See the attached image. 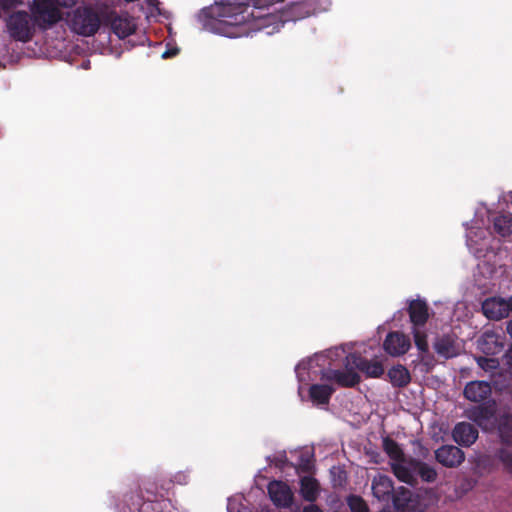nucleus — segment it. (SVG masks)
Masks as SVG:
<instances>
[{
	"mask_svg": "<svg viewBox=\"0 0 512 512\" xmlns=\"http://www.w3.org/2000/svg\"><path fill=\"white\" fill-rule=\"evenodd\" d=\"M6 27L12 39L27 43L34 37L37 25L30 13L19 10L7 18Z\"/></svg>",
	"mask_w": 512,
	"mask_h": 512,
	"instance_id": "nucleus-2",
	"label": "nucleus"
},
{
	"mask_svg": "<svg viewBox=\"0 0 512 512\" xmlns=\"http://www.w3.org/2000/svg\"><path fill=\"white\" fill-rule=\"evenodd\" d=\"M434 349L439 356L445 359L456 357L459 354V346L451 335H443L437 338Z\"/></svg>",
	"mask_w": 512,
	"mask_h": 512,
	"instance_id": "nucleus-18",
	"label": "nucleus"
},
{
	"mask_svg": "<svg viewBox=\"0 0 512 512\" xmlns=\"http://www.w3.org/2000/svg\"><path fill=\"white\" fill-rule=\"evenodd\" d=\"M57 7H71L76 3V0H53Z\"/></svg>",
	"mask_w": 512,
	"mask_h": 512,
	"instance_id": "nucleus-34",
	"label": "nucleus"
},
{
	"mask_svg": "<svg viewBox=\"0 0 512 512\" xmlns=\"http://www.w3.org/2000/svg\"><path fill=\"white\" fill-rule=\"evenodd\" d=\"M30 12L41 31L52 28L62 19V13L53 0H33Z\"/></svg>",
	"mask_w": 512,
	"mask_h": 512,
	"instance_id": "nucleus-4",
	"label": "nucleus"
},
{
	"mask_svg": "<svg viewBox=\"0 0 512 512\" xmlns=\"http://www.w3.org/2000/svg\"><path fill=\"white\" fill-rule=\"evenodd\" d=\"M346 370L330 369L323 371L321 374L322 380L334 381L341 387L352 388L358 385L361 381L360 375L354 371L353 366H346Z\"/></svg>",
	"mask_w": 512,
	"mask_h": 512,
	"instance_id": "nucleus-8",
	"label": "nucleus"
},
{
	"mask_svg": "<svg viewBox=\"0 0 512 512\" xmlns=\"http://www.w3.org/2000/svg\"><path fill=\"white\" fill-rule=\"evenodd\" d=\"M269 497L273 504L279 508H289L293 503V492L288 484L273 480L267 487Z\"/></svg>",
	"mask_w": 512,
	"mask_h": 512,
	"instance_id": "nucleus-9",
	"label": "nucleus"
},
{
	"mask_svg": "<svg viewBox=\"0 0 512 512\" xmlns=\"http://www.w3.org/2000/svg\"><path fill=\"white\" fill-rule=\"evenodd\" d=\"M128 497L132 501L131 505H129L130 512H177L168 500L142 501L138 493L125 495V499Z\"/></svg>",
	"mask_w": 512,
	"mask_h": 512,
	"instance_id": "nucleus-6",
	"label": "nucleus"
},
{
	"mask_svg": "<svg viewBox=\"0 0 512 512\" xmlns=\"http://www.w3.org/2000/svg\"><path fill=\"white\" fill-rule=\"evenodd\" d=\"M300 493L304 500L313 503L319 495L318 481L313 477H303L300 480Z\"/></svg>",
	"mask_w": 512,
	"mask_h": 512,
	"instance_id": "nucleus-23",
	"label": "nucleus"
},
{
	"mask_svg": "<svg viewBox=\"0 0 512 512\" xmlns=\"http://www.w3.org/2000/svg\"><path fill=\"white\" fill-rule=\"evenodd\" d=\"M407 311L413 327L425 326L429 319V307L425 300H411L409 302Z\"/></svg>",
	"mask_w": 512,
	"mask_h": 512,
	"instance_id": "nucleus-15",
	"label": "nucleus"
},
{
	"mask_svg": "<svg viewBox=\"0 0 512 512\" xmlns=\"http://www.w3.org/2000/svg\"><path fill=\"white\" fill-rule=\"evenodd\" d=\"M111 29L120 39H124L135 32L136 25L128 15H119L112 19Z\"/></svg>",
	"mask_w": 512,
	"mask_h": 512,
	"instance_id": "nucleus-20",
	"label": "nucleus"
},
{
	"mask_svg": "<svg viewBox=\"0 0 512 512\" xmlns=\"http://www.w3.org/2000/svg\"><path fill=\"white\" fill-rule=\"evenodd\" d=\"M411 346L409 337L401 332H390L387 334L383 348L391 356L405 354Z\"/></svg>",
	"mask_w": 512,
	"mask_h": 512,
	"instance_id": "nucleus-12",
	"label": "nucleus"
},
{
	"mask_svg": "<svg viewBox=\"0 0 512 512\" xmlns=\"http://www.w3.org/2000/svg\"><path fill=\"white\" fill-rule=\"evenodd\" d=\"M438 463L448 468L459 467L465 460V453L454 445H442L435 451Z\"/></svg>",
	"mask_w": 512,
	"mask_h": 512,
	"instance_id": "nucleus-10",
	"label": "nucleus"
},
{
	"mask_svg": "<svg viewBox=\"0 0 512 512\" xmlns=\"http://www.w3.org/2000/svg\"><path fill=\"white\" fill-rule=\"evenodd\" d=\"M412 492L410 489L406 487H399L392 493V500L394 507L399 512H405L409 508V503L411 502Z\"/></svg>",
	"mask_w": 512,
	"mask_h": 512,
	"instance_id": "nucleus-25",
	"label": "nucleus"
},
{
	"mask_svg": "<svg viewBox=\"0 0 512 512\" xmlns=\"http://www.w3.org/2000/svg\"><path fill=\"white\" fill-rule=\"evenodd\" d=\"M326 0H235L204 8L205 29L229 38L249 36L267 29L278 31L286 22L298 21L323 9Z\"/></svg>",
	"mask_w": 512,
	"mask_h": 512,
	"instance_id": "nucleus-1",
	"label": "nucleus"
},
{
	"mask_svg": "<svg viewBox=\"0 0 512 512\" xmlns=\"http://www.w3.org/2000/svg\"><path fill=\"white\" fill-rule=\"evenodd\" d=\"M417 472L420 478L425 482L432 483L437 479L435 468L425 462H418Z\"/></svg>",
	"mask_w": 512,
	"mask_h": 512,
	"instance_id": "nucleus-27",
	"label": "nucleus"
},
{
	"mask_svg": "<svg viewBox=\"0 0 512 512\" xmlns=\"http://www.w3.org/2000/svg\"><path fill=\"white\" fill-rule=\"evenodd\" d=\"M423 327H413V336H414V342L416 347L421 352H427L428 351V342H427V334L422 329Z\"/></svg>",
	"mask_w": 512,
	"mask_h": 512,
	"instance_id": "nucleus-29",
	"label": "nucleus"
},
{
	"mask_svg": "<svg viewBox=\"0 0 512 512\" xmlns=\"http://www.w3.org/2000/svg\"><path fill=\"white\" fill-rule=\"evenodd\" d=\"M509 352L512 354V345L509 348Z\"/></svg>",
	"mask_w": 512,
	"mask_h": 512,
	"instance_id": "nucleus-40",
	"label": "nucleus"
},
{
	"mask_svg": "<svg viewBox=\"0 0 512 512\" xmlns=\"http://www.w3.org/2000/svg\"><path fill=\"white\" fill-rule=\"evenodd\" d=\"M348 506L352 512H369L366 502L357 495H351L347 499Z\"/></svg>",
	"mask_w": 512,
	"mask_h": 512,
	"instance_id": "nucleus-31",
	"label": "nucleus"
},
{
	"mask_svg": "<svg viewBox=\"0 0 512 512\" xmlns=\"http://www.w3.org/2000/svg\"><path fill=\"white\" fill-rule=\"evenodd\" d=\"M465 415L483 430H491L494 428L496 415L495 400H488L477 406H473L465 410Z\"/></svg>",
	"mask_w": 512,
	"mask_h": 512,
	"instance_id": "nucleus-5",
	"label": "nucleus"
},
{
	"mask_svg": "<svg viewBox=\"0 0 512 512\" xmlns=\"http://www.w3.org/2000/svg\"><path fill=\"white\" fill-rule=\"evenodd\" d=\"M383 450L389 456L390 459L396 462L404 461L403 450L400 448L399 444L390 437H385L383 439Z\"/></svg>",
	"mask_w": 512,
	"mask_h": 512,
	"instance_id": "nucleus-26",
	"label": "nucleus"
},
{
	"mask_svg": "<svg viewBox=\"0 0 512 512\" xmlns=\"http://www.w3.org/2000/svg\"><path fill=\"white\" fill-rule=\"evenodd\" d=\"M507 333L511 336L512 338V320H510L508 323H507Z\"/></svg>",
	"mask_w": 512,
	"mask_h": 512,
	"instance_id": "nucleus-36",
	"label": "nucleus"
},
{
	"mask_svg": "<svg viewBox=\"0 0 512 512\" xmlns=\"http://www.w3.org/2000/svg\"><path fill=\"white\" fill-rule=\"evenodd\" d=\"M478 348L486 355H496L503 349V343L497 333L485 331L478 339Z\"/></svg>",
	"mask_w": 512,
	"mask_h": 512,
	"instance_id": "nucleus-17",
	"label": "nucleus"
},
{
	"mask_svg": "<svg viewBox=\"0 0 512 512\" xmlns=\"http://www.w3.org/2000/svg\"><path fill=\"white\" fill-rule=\"evenodd\" d=\"M394 491L393 481L387 475H378L373 479L372 492L373 495L381 500L387 501Z\"/></svg>",
	"mask_w": 512,
	"mask_h": 512,
	"instance_id": "nucleus-19",
	"label": "nucleus"
},
{
	"mask_svg": "<svg viewBox=\"0 0 512 512\" xmlns=\"http://www.w3.org/2000/svg\"><path fill=\"white\" fill-rule=\"evenodd\" d=\"M494 428L497 429L501 443L512 445V414L500 412L494 421Z\"/></svg>",
	"mask_w": 512,
	"mask_h": 512,
	"instance_id": "nucleus-16",
	"label": "nucleus"
},
{
	"mask_svg": "<svg viewBox=\"0 0 512 512\" xmlns=\"http://www.w3.org/2000/svg\"><path fill=\"white\" fill-rule=\"evenodd\" d=\"M335 392L332 386L326 384H313L309 388V397L311 401L317 405H327Z\"/></svg>",
	"mask_w": 512,
	"mask_h": 512,
	"instance_id": "nucleus-21",
	"label": "nucleus"
},
{
	"mask_svg": "<svg viewBox=\"0 0 512 512\" xmlns=\"http://www.w3.org/2000/svg\"><path fill=\"white\" fill-rule=\"evenodd\" d=\"M392 471L394 475L402 482L411 484L413 481V475L406 466L396 463L392 465Z\"/></svg>",
	"mask_w": 512,
	"mask_h": 512,
	"instance_id": "nucleus-30",
	"label": "nucleus"
},
{
	"mask_svg": "<svg viewBox=\"0 0 512 512\" xmlns=\"http://www.w3.org/2000/svg\"><path fill=\"white\" fill-rule=\"evenodd\" d=\"M477 364L485 371H492L498 367L499 362L497 359L481 356L477 358Z\"/></svg>",
	"mask_w": 512,
	"mask_h": 512,
	"instance_id": "nucleus-32",
	"label": "nucleus"
},
{
	"mask_svg": "<svg viewBox=\"0 0 512 512\" xmlns=\"http://www.w3.org/2000/svg\"><path fill=\"white\" fill-rule=\"evenodd\" d=\"M478 429L469 422H459L452 430L453 440L460 446L470 447L478 439Z\"/></svg>",
	"mask_w": 512,
	"mask_h": 512,
	"instance_id": "nucleus-11",
	"label": "nucleus"
},
{
	"mask_svg": "<svg viewBox=\"0 0 512 512\" xmlns=\"http://www.w3.org/2000/svg\"><path fill=\"white\" fill-rule=\"evenodd\" d=\"M302 512H323V510L315 504H309L303 508Z\"/></svg>",
	"mask_w": 512,
	"mask_h": 512,
	"instance_id": "nucleus-35",
	"label": "nucleus"
},
{
	"mask_svg": "<svg viewBox=\"0 0 512 512\" xmlns=\"http://www.w3.org/2000/svg\"><path fill=\"white\" fill-rule=\"evenodd\" d=\"M346 366H353L371 378H379L384 374L381 362L368 360L358 353H350L346 356Z\"/></svg>",
	"mask_w": 512,
	"mask_h": 512,
	"instance_id": "nucleus-7",
	"label": "nucleus"
},
{
	"mask_svg": "<svg viewBox=\"0 0 512 512\" xmlns=\"http://www.w3.org/2000/svg\"><path fill=\"white\" fill-rule=\"evenodd\" d=\"M387 377L392 386L397 388H404L411 381L409 370L401 364L392 366L387 372Z\"/></svg>",
	"mask_w": 512,
	"mask_h": 512,
	"instance_id": "nucleus-22",
	"label": "nucleus"
},
{
	"mask_svg": "<svg viewBox=\"0 0 512 512\" xmlns=\"http://www.w3.org/2000/svg\"><path fill=\"white\" fill-rule=\"evenodd\" d=\"M493 230L501 237L512 235V214H501L493 220Z\"/></svg>",
	"mask_w": 512,
	"mask_h": 512,
	"instance_id": "nucleus-24",
	"label": "nucleus"
},
{
	"mask_svg": "<svg viewBox=\"0 0 512 512\" xmlns=\"http://www.w3.org/2000/svg\"><path fill=\"white\" fill-rule=\"evenodd\" d=\"M496 457L502 464L503 469L510 475H512V449L500 448L496 452Z\"/></svg>",
	"mask_w": 512,
	"mask_h": 512,
	"instance_id": "nucleus-28",
	"label": "nucleus"
},
{
	"mask_svg": "<svg viewBox=\"0 0 512 512\" xmlns=\"http://www.w3.org/2000/svg\"><path fill=\"white\" fill-rule=\"evenodd\" d=\"M507 305L509 306V314L512 313V296L506 299Z\"/></svg>",
	"mask_w": 512,
	"mask_h": 512,
	"instance_id": "nucleus-38",
	"label": "nucleus"
},
{
	"mask_svg": "<svg viewBox=\"0 0 512 512\" xmlns=\"http://www.w3.org/2000/svg\"><path fill=\"white\" fill-rule=\"evenodd\" d=\"M301 368H303L304 370H305V369H307L306 364H304V363H299V364L296 366L295 371H296V373H297V374H298V372H299V370H300Z\"/></svg>",
	"mask_w": 512,
	"mask_h": 512,
	"instance_id": "nucleus-37",
	"label": "nucleus"
},
{
	"mask_svg": "<svg viewBox=\"0 0 512 512\" xmlns=\"http://www.w3.org/2000/svg\"><path fill=\"white\" fill-rule=\"evenodd\" d=\"M20 4L19 0H0V10L8 11Z\"/></svg>",
	"mask_w": 512,
	"mask_h": 512,
	"instance_id": "nucleus-33",
	"label": "nucleus"
},
{
	"mask_svg": "<svg viewBox=\"0 0 512 512\" xmlns=\"http://www.w3.org/2000/svg\"><path fill=\"white\" fill-rule=\"evenodd\" d=\"M169 55V51L164 52L163 57L166 58Z\"/></svg>",
	"mask_w": 512,
	"mask_h": 512,
	"instance_id": "nucleus-39",
	"label": "nucleus"
},
{
	"mask_svg": "<svg viewBox=\"0 0 512 512\" xmlns=\"http://www.w3.org/2000/svg\"><path fill=\"white\" fill-rule=\"evenodd\" d=\"M101 18L96 9L91 6H79L70 19L71 29L82 36H92L100 28Z\"/></svg>",
	"mask_w": 512,
	"mask_h": 512,
	"instance_id": "nucleus-3",
	"label": "nucleus"
},
{
	"mask_svg": "<svg viewBox=\"0 0 512 512\" xmlns=\"http://www.w3.org/2000/svg\"><path fill=\"white\" fill-rule=\"evenodd\" d=\"M492 388L486 381H471L466 384L463 394L471 402L481 403L490 400Z\"/></svg>",
	"mask_w": 512,
	"mask_h": 512,
	"instance_id": "nucleus-13",
	"label": "nucleus"
},
{
	"mask_svg": "<svg viewBox=\"0 0 512 512\" xmlns=\"http://www.w3.org/2000/svg\"><path fill=\"white\" fill-rule=\"evenodd\" d=\"M482 311L491 320H500L509 316V306L504 298L486 299L482 304Z\"/></svg>",
	"mask_w": 512,
	"mask_h": 512,
	"instance_id": "nucleus-14",
	"label": "nucleus"
}]
</instances>
